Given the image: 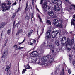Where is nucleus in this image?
<instances>
[{
  "instance_id": "f257e3e1",
  "label": "nucleus",
  "mask_w": 75,
  "mask_h": 75,
  "mask_svg": "<svg viewBox=\"0 0 75 75\" xmlns=\"http://www.w3.org/2000/svg\"><path fill=\"white\" fill-rule=\"evenodd\" d=\"M44 0H40V4H42V3H43V1ZM45 1L44 2L42 5V10L43 11H45V12H46L47 11V7H48V4H47V0H45ZM65 1H68V0H65Z\"/></svg>"
},
{
  "instance_id": "f03ea898",
  "label": "nucleus",
  "mask_w": 75,
  "mask_h": 75,
  "mask_svg": "<svg viewBox=\"0 0 75 75\" xmlns=\"http://www.w3.org/2000/svg\"><path fill=\"white\" fill-rule=\"evenodd\" d=\"M74 39L71 40H71L69 38H67V43L66 45V48L69 51H70L72 49V46L71 45L73 44L74 42Z\"/></svg>"
},
{
  "instance_id": "7ed1b4c3",
  "label": "nucleus",
  "mask_w": 75,
  "mask_h": 75,
  "mask_svg": "<svg viewBox=\"0 0 75 75\" xmlns=\"http://www.w3.org/2000/svg\"><path fill=\"white\" fill-rule=\"evenodd\" d=\"M31 55H33V56L31 57V59H32V61L34 62L35 61L34 59H35V60L36 59L38 55V53L36 51H33L32 52Z\"/></svg>"
},
{
  "instance_id": "20e7f679",
  "label": "nucleus",
  "mask_w": 75,
  "mask_h": 75,
  "mask_svg": "<svg viewBox=\"0 0 75 75\" xmlns=\"http://www.w3.org/2000/svg\"><path fill=\"white\" fill-rule=\"evenodd\" d=\"M2 11H5L6 10H9V8H10L9 7L6 6L5 7H4V6H5L6 5V3H2Z\"/></svg>"
},
{
  "instance_id": "39448f33",
  "label": "nucleus",
  "mask_w": 75,
  "mask_h": 75,
  "mask_svg": "<svg viewBox=\"0 0 75 75\" xmlns=\"http://www.w3.org/2000/svg\"><path fill=\"white\" fill-rule=\"evenodd\" d=\"M50 33H51V30H49L46 33L45 38L46 39V40H49V39H50V37H51Z\"/></svg>"
},
{
  "instance_id": "423d86ee",
  "label": "nucleus",
  "mask_w": 75,
  "mask_h": 75,
  "mask_svg": "<svg viewBox=\"0 0 75 75\" xmlns=\"http://www.w3.org/2000/svg\"><path fill=\"white\" fill-rule=\"evenodd\" d=\"M61 42L62 45L65 44L67 42V38L65 37H62L61 40Z\"/></svg>"
},
{
  "instance_id": "0eeeda50",
  "label": "nucleus",
  "mask_w": 75,
  "mask_h": 75,
  "mask_svg": "<svg viewBox=\"0 0 75 75\" xmlns=\"http://www.w3.org/2000/svg\"><path fill=\"white\" fill-rule=\"evenodd\" d=\"M58 33H59V31H53L52 33L51 38H55V37L57 36V34H58Z\"/></svg>"
},
{
  "instance_id": "6e6552de",
  "label": "nucleus",
  "mask_w": 75,
  "mask_h": 75,
  "mask_svg": "<svg viewBox=\"0 0 75 75\" xmlns=\"http://www.w3.org/2000/svg\"><path fill=\"white\" fill-rule=\"evenodd\" d=\"M50 58H51V55H48L46 57H42L41 59L42 61H48Z\"/></svg>"
},
{
  "instance_id": "1a4fd4ad",
  "label": "nucleus",
  "mask_w": 75,
  "mask_h": 75,
  "mask_svg": "<svg viewBox=\"0 0 75 75\" xmlns=\"http://www.w3.org/2000/svg\"><path fill=\"white\" fill-rule=\"evenodd\" d=\"M34 59V60L35 61L34 62L33 61V59H32V63H33V62H35L36 64H41V59H37V58L35 59Z\"/></svg>"
},
{
  "instance_id": "9d476101",
  "label": "nucleus",
  "mask_w": 75,
  "mask_h": 75,
  "mask_svg": "<svg viewBox=\"0 0 75 75\" xmlns=\"http://www.w3.org/2000/svg\"><path fill=\"white\" fill-rule=\"evenodd\" d=\"M60 6H58V5H56L54 6V10L56 11H60Z\"/></svg>"
},
{
  "instance_id": "9b49d317",
  "label": "nucleus",
  "mask_w": 75,
  "mask_h": 75,
  "mask_svg": "<svg viewBox=\"0 0 75 75\" xmlns=\"http://www.w3.org/2000/svg\"><path fill=\"white\" fill-rule=\"evenodd\" d=\"M53 24H54V25H59V22L58 21V20H57V19H54L53 20Z\"/></svg>"
},
{
  "instance_id": "f8f14e48",
  "label": "nucleus",
  "mask_w": 75,
  "mask_h": 75,
  "mask_svg": "<svg viewBox=\"0 0 75 75\" xmlns=\"http://www.w3.org/2000/svg\"><path fill=\"white\" fill-rule=\"evenodd\" d=\"M8 54V50H6L5 52L3 54L2 58H5L7 55Z\"/></svg>"
},
{
  "instance_id": "ddd939ff",
  "label": "nucleus",
  "mask_w": 75,
  "mask_h": 75,
  "mask_svg": "<svg viewBox=\"0 0 75 75\" xmlns=\"http://www.w3.org/2000/svg\"><path fill=\"white\" fill-rule=\"evenodd\" d=\"M29 8H30V7H29V6H28V2H27L26 3L25 11H28Z\"/></svg>"
},
{
  "instance_id": "4468645a",
  "label": "nucleus",
  "mask_w": 75,
  "mask_h": 75,
  "mask_svg": "<svg viewBox=\"0 0 75 75\" xmlns=\"http://www.w3.org/2000/svg\"><path fill=\"white\" fill-rule=\"evenodd\" d=\"M62 1L61 0H59L58 1V4L56 5H58L59 6H60V7L62 8Z\"/></svg>"
},
{
  "instance_id": "2eb2a0df",
  "label": "nucleus",
  "mask_w": 75,
  "mask_h": 75,
  "mask_svg": "<svg viewBox=\"0 0 75 75\" xmlns=\"http://www.w3.org/2000/svg\"><path fill=\"white\" fill-rule=\"evenodd\" d=\"M47 14L50 16H54V12L52 11H50L48 12Z\"/></svg>"
},
{
  "instance_id": "dca6fc26",
  "label": "nucleus",
  "mask_w": 75,
  "mask_h": 75,
  "mask_svg": "<svg viewBox=\"0 0 75 75\" xmlns=\"http://www.w3.org/2000/svg\"><path fill=\"white\" fill-rule=\"evenodd\" d=\"M22 32L23 30H22V29L18 30L16 33V35H18L19 34H20V33H22Z\"/></svg>"
},
{
  "instance_id": "f3484780",
  "label": "nucleus",
  "mask_w": 75,
  "mask_h": 75,
  "mask_svg": "<svg viewBox=\"0 0 75 75\" xmlns=\"http://www.w3.org/2000/svg\"><path fill=\"white\" fill-rule=\"evenodd\" d=\"M6 25V23H2L0 25V28H3Z\"/></svg>"
},
{
  "instance_id": "a211bd4d",
  "label": "nucleus",
  "mask_w": 75,
  "mask_h": 75,
  "mask_svg": "<svg viewBox=\"0 0 75 75\" xmlns=\"http://www.w3.org/2000/svg\"><path fill=\"white\" fill-rule=\"evenodd\" d=\"M46 23L47 24H49V25H51V21L49 20H47L46 21Z\"/></svg>"
},
{
  "instance_id": "6ab92c4d",
  "label": "nucleus",
  "mask_w": 75,
  "mask_h": 75,
  "mask_svg": "<svg viewBox=\"0 0 75 75\" xmlns=\"http://www.w3.org/2000/svg\"><path fill=\"white\" fill-rule=\"evenodd\" d=\"M25 67L26 69H30L31 68V67L28 64L26 66H25Z\"/></svg>"
},
{
  "instance_id": "aec40b11",
  "label": "nucleus",
  "mask_w": 75,
  "mask_h": 75,
  "mask_svg": "<svg viewBox=\"0 0 75 75\" xmlns=\"http://www.w3.org/2000/svg\"><path fill=\"white\" fill-rule=\"evenodd\" d=\"M52 2L54 4H56L58 2V0H52Z\"/></svg>"
},
{
  "instance_id": "412c9836",
  "label": "nucleus",
  "mask_w": 75,
  "mask_h": 75,
  "mask_svg": "<svg viewBox=\"0 0 75 75\" xmlns=\"http://www.w3.org/2000/svg\"><path fill=\"white\" fill-rule=\"evenodd\" d=\"M55 44L57 46L59 45V41L58 40L56 41L55 42Z\"/></svg>"
},
{
  "instance_id": "4be33fe9",
  "label": "nucleus",
  "mask_w": 75,
  "mask_h": 75,
  "mask_svg": "<svg viewBox=\"0 0 75 75\" xmlns=\"http://www.w3.org/2000/svg\"><path fill=\"white\" fill-rule=\"evenodd\" d=\"M30 19V17L28 16L27 15L25 17V20H28Z\"/></svg>"
},
{
  "instance_id": "5701e85b",
  "label": "nucleus",
  "mask_w": 75,
  "mask_h": 75,
  "mask_svg": "<svg viewBox=\"0 0 75 75\" xmlns=\"http://www.w3.org/2000/svg\"><path fill=\"white\" fill-rule=\"evenodd\" d=\"M60 75H65V72H64V68H62V72Z\"/></svg>"
},
{
  "instance_id": "b1692460",
  "label": "nucleus",
  "mask_w": 75,
  "mask_h": 75,
  "mask_svg": "<svg viewBox=\"0 0 75 75\" xmlns=\"http://www.w3.org/2000/svg\"><path fill=\"white\" fill-rule=\"evenodd\" d=\"M9 69H10V67L8 66L7 68L5 69V71L6 72H8V71L9 70Z\"/></svg>"
},
{
  "instance_id": "393cba45",
  "label": "nucleus",
  "mask_w": 75,
  "mask_h": 75,
  "mask_svg": "<svg viewBox=\"0 0 75 75\" xmlns=\"http://www.w3.org/2000/svg\"><path fill=\"white\" fill-rule=\"evenodd\" d=\"M54 59L53 58H52L50 59L49 61L50 63L54 61Z\"/></svg>"
},
{
  "instance_id": "a878e982",
  "label": "nucleus",
  "mask_w": 75,
  "mask_h": 75,
  "mask_svg": "<svg viewBox=\"0 0 75 75\" xmlns=\"http://www.w3.org/2000/svg\"><path fill=\"white\" fill-rule=\"evenodd\" d=\"M38 16L39 17V18L40 20V22H41V23H42V19L41 18H40V15H38Z\"/></svg>"
},
{
  "instance_id": "bb28decb",
  "label": "nucleus",
  "mask_w": 75,
  "mask_h": 75,
  "mask_svg": "<svg viewBox=\"0 0 75 75\" xmlns=\"http://www.w3.org/2000/svg\"><path fill=\"white\" fill-rule=\"evenodd\" d=\"M59 27L60 28H64V26L62 24H60L59 25Z\"/></svg>"
},
{
  "instance_id": "cd10ccee",
  "label": "nucleus",
  "mask_w": 75,
  "mask_h": 75,
  "mask_svg": "<svg viewBox=\"0 0 75 75\" xmlns=\"http://www.w3.org/2000/svg\"><path fill=\"white\" fill-rule=\"evenodd\" d=\"M49 48H50V49H52L53 47V46L52 45V44H50L49 46Z\"/></svg>"
},
{
  "instance_id": "c85d7f7f",
  "label": "nucleus",
  "mask_w": 75,
  "mask_h": 75,
  "mask_svg": "<svg viewBox=\"0 0 75 75\" xmlns=\"http://www.w3.org/2000/svg\"><path fill=\"white\" fill-rule=\"evenodd\" d=\"M23 48H24V47H20L17 48L16 49V50H21V49H22Z\"/></svg>"
},
{
  "instance_id": "c756f323",
  "label": "nucleus",
  "mask_w": 75,
  "mask_h": 75,
  "mask_svg": "<svg viewBox=\"0 0 75 75\" xmlns=\"http://www.w3.org/2000/svg\"><path fill=\"white\" fill-rule=\"evenodd\" d=\"M31 20L32 23H33V21H34V18H33V15L32 16V17L31 18Z\"/></svg>"
},
{
  "instance_id": "7c9ffc66",
  "label": "nucleus",
  "mask_w": 75,
  "mask_h": 75,
  "mask_svg": "<svg viewBox=\"0 0 75 75\" xmlns=\"http://www.w3.org/2000/svg\"><path fill=\"white\" fill-rule=\"evenodd\" d=\"M16 16V13H14L13 14V16L12 17V20H13L14 19V18L15 17V16Z\"/></svg>"
},
{
  "instance_id": "2f4dec72",
  "label": "nucleus",
  "mask_w": 75,
  "mask_h": 75,
  "mask_svg": "<svg viewBox=\"0 0 75 75\" xmlns=\"http://www.w3.org/2000/svg\"><path fill=\"white\" fill-rule=\"evenodd\" d=\"M11 32V29H9L7 31V34H9V33H10Z\"/></svg>"
},
{
  "instance_id": "473e14b6",
  "label": "nucleus",
  "mask_w": 75,
  "mask_h": 75,
  "mask_svg": "<svg viewBox=\"0 0 75 75\" xmlns=\"http://www.w3.org/2000/svg\"><path fill=\"white\" fill-rule=\"evenodd\" d=\"M11 4V2L9 0L7 4L8 5H10V4Z\"/></svg>"
},
{
  "instance_id": "72a5a7b5",
  "label": "nucleus",
  "mask_w": 75,
  "mask_h": 75,
  "mask_svg": "<svg viewBox=\"0 0 75 75\" xmlns=\"http://www.w3.org/2000/svg\"><path fill=\"white\" fill-rule=\"evenodd\" d=\"M25 71H26V69H23L22 72V74L24 73L25 72Z\"/></svg>"
},
{
  "instance_id": "f704fd0d",
  "label": "nucleus",
  "mask_w": 75,
  "mask_h": 75,
  "mask_svg": "<svg viewBox=\"0 0 75 75\" xmlns=\"http://www.w3.org/2000/svg\"><path fill=\"white\" fill-rule=\"evenodd\" d=\"M69 60H70V62H71V59H72V58L71 57V55H70L69 56Z\"/></svg>"
},
{
  "instance_id": "c9c22d12",
  "label": "nucleus",
  "mask_w": 75,
  "mask_h": 75,
  "mask_svg": "<svg viewBox=\"0 0 75 75\" xmlns=\"http://www.w3.org/2000/svg\"><path fill=\"white\" fill-rule=\"evenodd\" d=\"M13 47L15 48V50H16L17 48V47H18V46L17 45H15Z\"/></svg>"
},
{
  "instance_id": "e433bc0d",
  "label": "nucleus",
  "mask_w": 75,
  "mask_h": 75,
  "mask_svg": "<svg viewBox=\"0 0 75 75\" xmlns=\"http://www.w3.org/2000/svg\"><path fill=\"white\" fill-rule=\"evenodd\" d=\"M74 21H75V19H72L71 22V24H72V23H74Z\"/></svg>"
},
{
  "instance_id": "4c0bfd02",
  "label": "nucleus",
  "mask_w": 75,
  "mask_h": 75,
  "mask_svg": "<svg viewBox=\"0 0 75 75\" xmlns=\"http://www.w3.org/2000/svg\"><path fill=\"white\" fill-rule=\"evenodd\" d=\"M2 59V61L3 63H4V61H5V60H4V58H3V57H2L1 58Z\"/></svg>"
},
{
  "instance_id": "58836bf2",
  "label": "nucleus",
  "mask_w": 75,
  "mask_h": 75,
  "mask_svg": "<svg viewBox=\"0 0 75 75\" xmlns=\"http://www.w3.org/2000/svg\"><path fill=\"white\" fill-rule=\"evenodd\" d=\"M35 42H36V40H32V42H33V43H34V44H35Z\"/></svg>"
},
{
  "instance_id": "ea45409f",
  "label": "nucleus",
  "mask_w": 75,
  "mask_h": 75,
  "mask_svg": "<svg viewBox=\"0 0 75 75\" xmlns=\"http://www.w3.org/2000/svg\"><path fill=\"white\" fill-rule=\"evenodd\" d=\"M33 32H34V31L33 30H31L30 31V33H30V34H32V33H33Z\"/></svg>"
},
{
  "instance_id": "a19ab883",
  "label": "nucleus",
  "mask_w": 75,
  "mask_h": 75,
  "mask_svg": "<svg viewBox=\"0 0 75 75\" xmlns=\"http://www.w3.org/2000/svg\"><path fill=\"white\" fill-rule=\"evenodd\" d=\"M44 33V29H42V33L40 34V35H42Z\"/></svg>"
},
{
  "instance_id": "79ce46f5",
  "label": "nucleus",
  "mask_w": 75,
  "mask_h": 75,
  "mask_svg": "<svg viewBox=\"0 0 75 75\" xmlns=\"http://www.w3.org/2000/svg\"><path fill=\"white\" fill-rule=\"evenodd\" d=\"M68 72L69 74H71V70H70V69L68 70Z\"/></svg>"
},
{
  "instance_id": "37998d69",
  "label": "nucleus",
  "mask_w": 75,
  "mask_h": 75,
  "mask_svg": "<svg viewBox=\"0 0 75 75\" xmlns=\"http://www.w3.org/2000/svg\"><path fill=\"white\" fill-rule=\"evenodd\" d=\"M52 52H55V53H58V51H55V50L54 51V50H52Z\"/></svg>"
},
{
  "instance_id": "c03bdc74",
  "label": "nucleus",
  "mask_w": 75,
  "mask_h": 75,
  "mask_svg": "<svg viewBox=\"0 0 75 75\" xmlns=\"http://www.w3.org/2000/svg\"><path fill=\"white\" fill-rule=\"evenodd\" d=\"M45 45H46V44H45V43H44V44L42 45V47H45Z\"/></svg>"
},
{
  "instance_id": "a18cd8bd",
  "label": "nucleus",
  "mask_w": 75,
  "mask_h": 75,
  "mask_svg": "<svg viewBox=\"0 0 75 75\" xmlns=\"http://www.w3.org/2000/svg\"><path fill=\"white\" fill-rule=\"evenodd\" d=\"M31 34L30 33H29L28 34V37H30L31 36Z\"/></svg>"
},
{
  "instance_id": "49530a36",
  "label": "nucleus",
  "mask_w": 75,
  "mask_h": 75,
  "mask_svg": "<svg viewBox=\"0 0 75 75\" xmlns=\"http://www.w3.org/2000/svg\"><path fill=\"white\" fill-rule=\"evenodd\" d=\"M24 41H25V39H24V40H23V41L21 43H19V45H20V44H22V43H23V42H24Z\"/></svg>"
},
{
  "instance_id": "de8ad7c7",
  "label": "nucleus",
  "mask_w": 75,
  "mask_h": 75,
  "mask_svg": "<svg viewBox=\"0 0 75 75\" xmlns=\"http://www.w3.org/2000/svg\"><path fill=\"white\" fill-rule=\"evenodd\" d=\"M73 49L74 50H75V45L73 47Z\"/></svg>"
},
{
  "instance_id": "09e8293b",
  "label": "nucleus",
  "mask_w": 75,
  "mask_h": 75,
  "mask_svg": "<svg viewBox=\"0 0 75 75\" xmlns=\"http://www.w3.org/2000/svg\"><path fill=\"white\" fill-rule=\"evenodd\" d=\"M30 45H34V44H33V43L31 42H30Z\"/></svg>"
},
{
  "instance_id": "8fccbe9b",
  "label": "nucleus",
  "mask_w": 75,
  "mask_h": 75,
  "mask_svg": "<svg viewBox=\"0 0 75 75\" xmlns=\"http://www.w3.org/2000/svg\"><path fill=\"white\" fill-rule=\"evenodd\" d=\"M73 18L75 19V14L73 15Z\"/></svg>"
},
{
  "instance_id": "3c124183",
  "label": "nucleus",
  "mask_w": 75,
  "mask_h": 75,
  "mask_svg": "<svg viewBox=\"0 0 75 75\" xmlns=\"http://www.w3.org/2000/svg\"><path fill=\"white\" fill-rule=\"evenodd\" d=\"M16 4H17V3H16V2H15L13 4V5H16Z\"/></svg>"
},
{
  "instance_id": "603ef678",
  "label": "nucleus",
  "mask_w": 75,
  "mask_h": 75,
  "mask_svg": "<svg viewBox=\"0 0 75 75\" xmlns=\"http://www.w3.org/2000/svg\"><path fill=\"white\" fill-rule=\"evenodd\" d=\"M48 9L49 10H50V9H51V8H50V7L48 6Z\"/></svg>"
},
{
  "instance_id": "864d4df0",
  "label": "nucleus",
  "mask_w": 75,
  "mask_h": 75,
  "mask_svg": "<svg viewBox=\"0 0 75 75\" xmlns=\"http://www.w3.org/2000/svg\"><path fill=\"white\" fill-rule=\"evenodd\" d=\"M19 11V8L17 11L16 12V13H18V12Z\"/></svg>"
},
{
  "instance_id": "5fc2aeb1",
  "label": "nucleus",
  "mask_w": 75,
  "mask_h": 75,
  "mask_svg": "<svg viewBox=\"0 0 75 75\" xmlns=\"http://www.w3.org/2000/svg\"><path fill=\"white\" fill-rule=\"evenodd\" d=\"M56 17H57V16L55 15L53 16V18H56Z\"/></svg>"
},
{
  "instance_id": "6e6d98bb",
  "label": "nucleus",
  "mask_w": 75,
  "mask_h": 75,
  "mask_svg": "<svg viewBox=\"0 0 75 75\" xmlns=\"http://www.w3.org/2000/svg\"><path fill=\"white\" fill-rule=\"evenodd\" d=\"M72 6H73L74 8H75V5H71Z\"/></svg>"
},
{
  "instance_id": "4d7b16f0",
  "label": "nucleus",
  "mask_w": 75,
  "mask_h": 75,
  "mask_svg": "<svg viewBox=\"0 0 75 75\" xmlns=\"http://www.w3.org/2000/svg\"><path fill=\"white\" fill-rule=\"evenodd\" d=\"M72 23L74 26H75V23Z\"/></svg>"
},
{
  "instance_id": "13d9d810",
  "label": "nucleus",
  "mask_w": 75,
  "mask_h": 75,
  "mask_svg": "<svg viewBox=\"0 0 75 75\" xmlns=\"http://www.w3.org/2000/svg\"><path fill=\"white\" fill-rule=\"evenodd\" d=\"M37 10L38 11H39V10L37 8Z\"/></svg>"
},
{
  "instance_id": "bf43d9fd",
  "label": "nucleus",
  "mask_w": 75,
  "mask_h": 75,
  "mask_svg": "<svg viewBox=\"0 0 75 75\" xmlns=\"http://www.w3.org/2000/svg\"><path fill=\"white\" fill-rule=\"evenodd\" d=\"M11 74V72L9 71V75H10Z\"/></svg>"
},
{
  "instance_id": "052dcab7",
  "label": "nucleus",
  "mask_w": 75,
  "mask_h": 75,
  "mask_svg": "<svg viewBox=\"0 0 75 75\" xmlns=\"http://www.w3.org/2000/svg\"><path fill=\"white\" fill-rule=\"evenodd\" d=\"M32 0V4H33L34 3V0Z\"/></svg>"
},
{
  "instance_id": "680f3d73",
  "label": "nucleus",
  "mask_w": 75,
  "mask_h": 75,
  "mask_svg": "<svg viewBox=\"0 0 75 75\" xmlns=\"http://www.w3.org/2000/svg\"><path fill=\"white\" fill-rule=\"evenodd\" d=\"M15 22V21H14V22H13V25H15V23H14V22Z\"/></svg>"
},
{
  "instance_id": "e2e57ef3",
  "label": "nucleus",
  "mask_w": 75,
  "mask_h": 75,
  "mask_svg": "<svg viewBox=\"0 0 75 75\" xmlns=\"http://www.w3.org/2000/svg\"><path fill=\"white\" fill-rule=\"evenodd\" d=\"M15 22V21H14V22H13V25H15V23H14V22Z\"/></svg>"
},
{
  "instance_id": "0e129e2a",
  "label": "nucleus",
  "mask_w": 75,
  "mask_h": 75,
  "mask_svg": "<svg viewBox=\"0 0 75 75\" xmlns=\"http://www.w3.org/2000/svg\"><path fill=\"white\" fill-rule=\"evenodd\" d=\"M14 25H13V28H14Z\"/></svg>"
},
{
  "instance_id": "69168bd1",
  "label": "nucleus",
  "mask_w": 75,
  "mask_h": 75,
  "mask_svg": "<svg viewBox=\"0 0 75 75\" xmlns=\"http://www.w3.org/2000/svg\"><path fill=\"white\" fill-rule=\"evenodd\" d=\"M18 23H17L16 25H18Z\"/></svg>"
},
{
  "instance_id": "338daca9",
  "label": "nucleus",
  "mask_w": 75,
  "mask_h": 75,
  "mask_svg": "<svg viewBox=\"0 0 75 75\" xmlns=\"http://www.w3.org/2000/svg\"><path fill=\"white\" fill-rule=\"evenodd\" d=\"M33 7H34V4H33Z\"/></svg>"
},
{
  "instance_id": "774afa93",
  "label": "nucleus",
  "mask_w": 75,
  "mask_h": 75,
  "mask_svg": "<svg viewBox=\"0 0 75 75\" xmlns=\"http://www.w3.org/2000/svg\"><path fill=\"white\" fill-rule=\"evenodd\" d=\"M21 0H19V1H21Z\"/></svg>"
}]
</instances>
